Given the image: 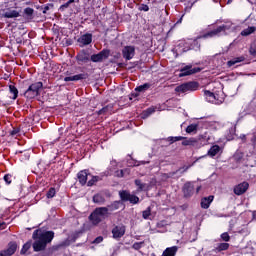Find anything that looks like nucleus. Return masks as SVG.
Listing matches in <instances>:
<instances>
[{
    "instance_id": "1",
    "label": "nucleus",
    "mask_w": 256,
    "mask_h": 256,
    "mask_svg": "<svg viewBox=\"0 0 256 256\" xmlns=\"http://www.w3.org/2000/svg\"><path fill=\"white\" fill-rule=\"evenodd\" d=\"M55 237L54 231L36 230L33 232L32 238L34 251H43L48 243H51Z\"/></svg>"
},
{
    "instance_id": "2",
    "label": "nucleus",
    "mask_w": 256,
    "mask_h": 256,
    "mask_svg": "<svg viewBox=\"0 0 256 256\" xmlns=\"http://www.w3.org/2000/svg\"><path fill=\"white\" fill-rule=\"evenodd\" d=\"M231 31H235V26H233L232 22H227L217 29L204 34L202 37L204 39H208L209 37H220V35H227V32L231 33Z\"/></svg>"
},
{
    "instance_id": "3",
    "label": "nucleus",
    "mask_w": 256,
    "mask_h": 256,
    "mask_svg": "<svg viewBox=\"0 0 256 256\" xmlns=\"http://www.w3.org/2000/svg\"><path fill=\"white\" fill-rule=\"evenodd\" d=\"M43 89V82H35L30 85L29 88L25 91L24 97L27 99H35L39 95V91Z\"/></svg>"
},
{
    "instance_id": "4",
    "label": "nucleus",
    "mask_w": 256,
    "mask_h": 256,
    "mask_svg": "<svg viewBox=\"0 0 256 256\" xmlns=\"http://www.w3.org/2000/svg\"><path fill=\"white\" fill-rule=\"evenodd\" d=\"M199 89V83L187 82L175 88L177 93H187L188 91H197Z\"/></svg>"
},
{
    "instance_id": "5",
    "label": "nucleus",
    "mask_w": 256,
    "mask_h": 256,
    "mask_svg": "<svg viewBox=\"0 0 256 256\" xmlns=\"http://www.w3.org/2000/svg\"><path fill=\"white\" fill-rule=\"evenodd\" d=\"M119 195L122 201H129L130 203H133V205L139 203V197L129 193L127 190L120 191Z\"/></svg>"
},
{
    "instance_id": "6",
    "label": "nucleus",
    "mask_w": 256,
    "mask_h": 256,
    "mask_svg": "<svg viewBox=\"0 0 256 256\" xmlns=\"http://www.w3.org/2000/svg\"><path fill=\"white\" fill-rule=\"evenodd\" d=\"M200 141L201 145H207V141H209V138H207V136H199L198 140L195 138H190V139H186L182 142V145H192L193 147H195V145H197V142Z\"/></svg>"
},
{
    "instance_id": "7",
    "label": "nucleus",
    "mask_w": 256,
    "mask_h": 256,
    "mask_svg": "<svg viewBox=\"0 0 256 256\" xmlns=\"http://www.w3.org/2000/svg\"><path fill=\"white\" fill-rule=\"evenodd\" d=\"M109 57V50H102L98 54H93L91 56V61L93 63H100L101 61L107 59Z\"/></svg>"
},
{
    "instance_id": "8",
    "label": "nucleus",
    "mask_w": 256,
    "mask_h": 256,
    "mask_svg": "<svg viewBox=\"0 0 256 256\" xmlns=\"http://www.w3.org/2000/svg\"><path fill=\"white\" fill-rule=\"evenodd\" d=\"M201 68H193L192 66H185L180 70L179 77H187L188 75H193L199 73Z\"/></svg>"
},
{
    "instance_id": "9",
    "label": "nucleus",
    "mask_w": 256,
    "mask_h": 256,
    "mask_svg": "<svg viewBox=\"0 0 256 256\" xmlns=\"http://www.w3.org/2000/svg\"><path fill=\"white\" fill-rule=\"evenodd\" d=\"M122 55L126 61H131L133 57H135V47L133 46H126L122 50Z\"/></svg>"
},
{
    "instance_id": "10",
    "label": "nucleus",
    "mask_w": 256,
    "mask_h": 256,
    "mask_svg": "<svg viewBox=\"0 0 256 256\" xmlns=\"http://www.w3.org/2000/svg\"><path fill=\"white\" fill-rule=\"evenodd\" d=\"M93 41V35L84 34L78 38V43H80L81 47H85V45H91Z\"/></svg>"
},
{
    "instance_id": "11",
    "label": "nucleus",
    "mask_w": 256,
    "mask_h": 256,
    "mask_svg": "<svg viewBox=\"0 0 256 256\" xmlns=\"http://www.w3.org/2000/svg\"><path fill=\"white\" fill-rule=\"evenodd\" d=\"M247 189H249V183L242 182V183L238 184L237 186H235L234 193H235V195H243V193H245L247 191Z\"/></svg>"
},
{
    "instance_id": "12",
    "label": "nucleus",
    "mask_w": 256,
    "mask_h": 256,
    "mask_svg": "<svg viewBox=\"0 0 256 256\" xmlns=\"http://www.w3.org/2000/svg\"><path fill=\"white\" fill-rule=\"evenodd\" d=\"M114 239H121L125 235V226H116L112 229Z\"/></svg>"
},
{
    "instance_id": "13",
    "label": "nucleus",
    "mask_w": 256,
    "mask_h": 256,
    "mask_svg": "<svg viewBox=\"0 0 256 256\" xmlns=\"http://www.w3.org/2000/svg\"><path fill=\"white\" fill-rule=\"evenodd\" d=\"M78 181L81 185H85L87 183V179L91 177V174L87 170H82L77 175Z\"/></svg>"
},
{
    "instance_id": "14",
    "label": "nucleus",
    "mask_w": 256,
    "mask_h": 256,
    "mask_svg": "<svg viewBox=\"0 0 256 256\" xmlns=\"http://www.w3.org/2000/svg\"><path fill=\"white\" fill-rule=\"evenodd\" d=\"M194 191H195V186L193 185V182H188L183 187L184 197H191Z\"/></svg>"
},
{
    "instance_id": "15",
    "label": "nucleus",
    "mask_w": 256,
    "mask_h": 256,
    "mask_svg": "<svg viewBox=\"0 0 256 256\" xmlns=\"http://www.w3.org/2000/svg\"><path fill=\"white\" fill-rule=\"evenodd\" d=\"M17 251V244L15 242H11L7 250H4L0 253V256H11L14 255Z\"/></svg>"
},
{
    "instance_id": "16",
    "label": "nucleus",
    "mask_w": 256,
    "mask_h": 256,
    "mask_svg": "<svg viewBox=\"0 0 256 256\" xmlns=\"http://www.w3.org/2000/svg\"><path fill=\"white\" fill-rule=\"evenodd\" d=\"M190 49L189 42L181 41L176 47V52L181 55V53H187Z\"/></svg>"
},
{
    "instance_id": "17",
    "label": "nucleus",
    "mask_w": 256,
    "mask_h": 256,
    "mask_svg": "<svg viewBox=\"0 0 256 256\" xmlns=\"http://www.w3.org/2000/svg\"><path fill=\"white\" fill-rule=\"evenodd\" d=\"M83 79H87V74H77L74 76H67L64 78V81L67 83L69 81H83Z\"/></svg>"
},
{
    "instance_id": "18",
    "label": "nucleus",
    "mask_w": 256,
    "mask_h": 256,
    "mask_svg": "<svg viewBox=\"0 0 256 256\" xmlns=\"http://www.w3.org/2000/svg\"><path fill=\"white\" fill-rule=\"evenodd\" d=\"M98 216L102 219H106V217H109V208L107 207H100L95 209Z\"/></svg>"
},
{
    "instance_id": "19",
    "label": "nucleus",
    "mask_w": 256,
    "mask_h": 256,
    "mask_svg": "<svg viewBox=\"0 0 256 256\" xmlns=\"http://www.w3.org/2000/svg\"><path fill=\"white\" fill-rule=\"evenodd\" d=\"M204 97L208 103H217V97L209 90L204 91Z\"/></svg>"
},
{
    "instance_id": "20",
    "label": "nucleus",
    "mask_w": 256,
    "mask_h": 256,
    "mask_svg": "<svg viewBox=\"0 0 256 256\" xmlns=\"http://www.w3.org/2000/svg\"><path fill=\"white\" fill-rule=\"evenodd\" d=\"M89 220L91 221L92 225H99V223H101V221H103L99 214L96 212V210H94L91 215L89 216Z\"/></svg>"
},
{
    "instance_id": "21",
    "label": "nucleus",
    "mask_w": 256,
    "mask_h": 256,
    "mask_svg": "<svg viewBox=\"0 0 256 256\" xmlns=\"http://www.w3.org/2000/svg\"><path fill=\"white\" fill-rule=\"evenodd\" d=\"M177 251H179V247L172 246V247L166 248L162 253V256H175L177 255Z\"/></svg>"
},
{
    "instance_id": "22",
    "label": "nucleus",
    "mask_w": 256,
    "mask_h": 256,
    "mask_svg": "<svg viewBox=\"0 0 256 256\" xmlns=\"http://www.w3.org/2000/svg\"><path fill=\"white\" fill-rule=\"evenodd\" d=\"M77 61H80L81 63H87L89 61V54L82 50L79 52L76 56Z\"/></svg>"
},
{
    "instance_id": "23",
    "label": "nucleus",
    "mask_w": 256,
    "mask_h": 256,
    "mask_svg": "<svg viewBox=\"0 0 256 256\" xmlns=\"http://www.w3.org/2000/svg\"><path fill=\"white\" fill-rule=\"evenodd\" d=\"M3 17L6 19H15L19 17V12L17 10H7L4 14Z\"/></svg>"
},
{
    "instance_id": "24",
    "label": "nucleus",
    "mask_w": 256,
    "mask_h": 256,
    "mask_svg": "<svg viewBox=\"0 0 256 256\" xmlns=\"http://www.w3.org/2000/svg\"><path fill=\"white\" fill-rule=\"evenodd\" d=\"M213 196H209L208 198H203L201 201V207L202 209H209V205L213 203Z\"/></svg>"
},
{
    "instance_id": "25",
    "label": "nucleus",
    "mask_w": 256,
    "mask_h": 256,
    "mask_svg": "<svg viewBox=\"0 0 256 256\" xmlns=\"http://www.w3.org/2000/svg\"><path fill=\"white\" fill-rule=\"evenodd\" d=\"M256 31L255 26H249L248 28L241 31L242 37H249V35H253V33Z\"/></svg>"
},
{
    "instance_id": "26",
    "label": "nucleus",
    "mask_w": 256,
    "mask_h": 256,
    "mask_svg": "<svg viewBox=\"0 0 256 256\" xmlns=\"http://www.w3.org/2000/svg\"><path fill=\"white\" fill-rule=\"evenodd\" d=\"M242 61H245V57L240 56V57L234 58L232 60H229L227 62V65H228V67H233V65H237V63H241Z\"/></svg>"
},
{
    "instance_id": "27",
    "label": "nucleus",
    "mask_w": 256,
    "mask_h": 256,
    "mask_svg": "<svg viewBox=\"0 0 256 256\" xmlns=\"http://www.w3.org/2000/svg\"><path fill=\"white\" fill-rule=\"evenodd\" d=\"M219 151H221V147H219V145H214L212 146L209 151H208V155L210 157H215V155H217V153H219Z\"/></svg>"
},
{
    "instance_id": "28",
    "label": "nucleus",
    "mask_w": 256,
    "mask_h": 256,
    "mask_svg": "<svg viewBox=\"0 0 256 256\" xmlns=\"http://www.w3.org/2000/svg\"><path fill=\"white\" fill-rule=\"evenodd\" d=\"M150 87L151 84L145 83L143 85L136 87L135 91H138V93H145V91H147Z\"/></svg>"
},
{
    "instance_id": "29",
    "label": "nucleus",
    "mask_w": 256,
    "mask_h": 256,
    "mask_svg": "<svg viewBox=\"0 0 256 256\" xmlns=\"http://www.w3.org/2000/svg\"><path fill=\"white\" fill-rule=\"evenodd\" d=\"M9 91L11 93V98L12 99H17L18 95H19V90H17V87H15L14 85H10L9 86Z\"/></svg>"
},
{
    "instance_id": "30",
    "label": "nucleus",
    "mask_w": 256,
    "mask_h": 256,
    "mask_svg": "<svg viewBox=\"0 0 256 256\" xmlns=\"http://www.w3.org/2000/svg\"><path fill=\"white\" fill-rule=\"evenodd\" d=\"M135 185L138 187V191H147L148 185L145 183H142L141 180H135Z\"/></svg>"
},
{
    "instance_id": "31",
    "label": "nucleus",
    "mask_w": 256,
    "mask_h": 256,
    "mask_svg": "<svg viewBox=\"0 0 256 256\" xmlns=\"http://www.w3.org/2000/svg\"><path fill=\"white\" fill-rule=\"evenodd\" d=\"M155 112V108H148L142 113V119H147V117H150V115H153Z\"/></svg>"
},
{
    "instance_id": "32",
    "label": "nucleus",
    "mask_w": 256,
    "mask_h": 256,
    "mask_svg": "<svg viewBox=\"0 0 256 256\" xmlns=\"http://www.w3.org/2000/svg\"><path fill=\"white\" fill-rule=\"evenodd\" d=\"M199 125L197 124H190L187 128H186V133H197V129H198Z\"/></svg>"
},
{
    "instance_id": "33",
    "label": "nucleus",
    "mask_w": 256,
    "mask_h": 256,
    "mask_svg": "<svg viewBox=\"0 0 256 256\" xmlns=\"http://www.w3.org/2000/svg\"><path fill=\"white\" fill-rule=\"evenodd\" d=\"M142 217L143 219H152L153 214H151V207H148L142 212Z\"/></svg>"
},
{
    "instance_id": "34",
    "label": "nucleus",
    "mask_w": 256,
    "mask_h": 256,
    "mask_svg": "<svg viewBox=\"0 0 256 256\" xmlns=\"http://www.w3.org/2000/svg\"><path fill=\"white\" fill-rule=\"evenodd\" d=\"M183 139H185V137H182V136H170L167 138V141H169L170 145L173 144V143H176V141H183Z\"/></svg>"
},
{
    "instance_id": "35",
    "label": "nucleus",
    "mask_w": 256,
    "mask_h": 256,
    "mask_svg": "<svg viewBox=\"0 0 256 256\" xmlns=\"http://www.w3.org/2000/svg\"><path fill=\"white\" fill-rule=\"evenodd\" d=\"M187 169H189V167H183L180 168L179 170H177L176 172H170L169 174H165V177L169 178V177H173L176 173H185V171H187Z\"/></svg>"
},
{
    "instance_id": "36",
    "label": "nucleus",
    "mask_w": 256,
    "mask_h": 256,
    "mask_svg": "<svg viewBox=\"0 0 256 256\" xmlns=\"http://www.w3.org/2000/svg\"><path fill=\"white\" fill-rule=\"evenodd\" d=\"M227 249H229V243H220L216 248V251L218 252L227 251Z\"/></svg>"
},
{
    "instance_id": "37",
    "label": "nucleus",
    "mask_w": 256,
    "mask_h": 256,
    "mask_svg": "<svg viewBox=\"0 0 256 256\" xmlns=\"http://www.w3.org/2000/svg\"><path fill=\"white\" fill-rule=\"evenodd\" d=\"M93 201L94 203H105V198H103V196H101L100 194H96L93 197Z\"/></svg>"
},
{
    "instance_id": "38",
    "label": "nucleus",
    "mask_w": 256,
    "mask_h": 256,
    "mask_svg": "<svg viewBox=\"0 0 256 256\" xmlns=\"http://www.w3.org/2000/svg\"><path fill=\"white\" fill-rule=\"evenodd\" d=\"M119 205H121V203L116 201L106 208L109 209V211H117V209H119Z\"/></svg>"
},
{
    "instance_id": "39",
    "label": "nucleus",
    "mask_w": 256,
    "mask_h": 256,
    "mask_svg": "<svg viewBox=\"0 0 256 256\" xmlns=\"http://www.w3.org/2000/svg\"><path fill=\"white\" fill-rule=\"evenodd\" d=\"M116 177H125V175H129V170H118L115 172Z\"/></svg>"
},
{
    "instance_id": "40",
    "label": "nucleus",
    "mask_w": 256,
    "mask_h": 256,
    "mask_svg": "<svg viewBox=\"0 0 256 256\" xmlns=\"http://www.w3.org/2000/svg\"><path fill=\"white\" fill-rule=\"evenodd\" d=\"M91 179L88 181V187H92V185H95V183H97V181H99V177L98 176H89Z\"/></svg>"
},
{
    "instance_id": "41",
    "label": "nucleus",
    "mask_w": 256,
    "mask_h": 256,
    "mask_svg": "<svg viewBox=\"0 0 256 256\" xmlns=\"http://www.w3.org/2000/svg\"><path fill=\"white\" fill-rule=\"evenodd\" d=\"M30 249H31V242H26L21 249V254L25 255V253H27V251Z\"/></svg>"
},
{
    "instance_id": "42",
    "label": "nucleus",
    "mask_w": 256,
    "mask_h": 256,
    "mask_svg": "<svg viewBox=\"0 0 256 256\" xmlns=\"http://www.w3.org/2000/svg\"><path fill=\"white\" fill-rule=\"evenodd\" d=\"M10 135L12 137H17L19 135H21V129L19 128H14L11 132H10Z\"/></svg>"
},
{
    "instance_id": "43",
    "label": "nucleus",
    "mask_w": 256,
    "mask_h": 256,
    "mask_svg": "<svg viewBox=\"0 0 256 256\" xmlns=\"http://www.w3.org/2000/svg\"><path fill=\"white\" fill-rule=\"evenodd\" d=\"M4 181L7 183V185H11V182L13 181V176L11 174H6L4 176Z\"/></svg>"
},
{
    "instance_id": "44",
    "label": "nucleus",
    "mask_w": 256,
    "mask_h": 256,
    "mask_svg": "<svg viewBox=\"0 0 256 256\" xmlns=\"http://www.w3.org/2000/svg\"><path fill=\"white\" fill-rule=\"evenodd\" d=\"M144 245V242H136L132 245V248L135 249V251H139Z\"/></svg>"
},
{
    "instance_id": "45",
    "label": "nucleus",
    "mask_w": 256,
    "mask_h": 256,
    "mask_svg": "<svg viewBox=\"0 0 256 256\" xmlns=\"http://www.w3.org/2000/svg\"><path fill=\"white\" fill-rule=\"evenodd\" d=\"M55 188H50L49 191L47 192V197L48 199H53L55 197Z\"/></svg>"
},
{
    "instance_id": "46",
    "label": "nucleus",
    "mask_w": 256,
    "mask_h": 256,
    "mask_svg": "<svg viewBox=\"0 0 256 256\" xmlns=\"http://www.w3.org/2000/svg\"><path fill=\"white\" fill-rule=\"evenodd\" d=\"M221 239L223 240V241H229V239H231V237L229 236V233H227V232H224V233H222L221 234Z\"/></svg>"
},
{
    "instance_id": "47",
    "label": "nucleus",
    "mask_w": 256,
    "mask_h": 256,
    "mask_svg": "<svg viewBox=\"0 0 256 256\" xmlns=\"http://www.w3.org/2000/svg\"><path fill=\"white\" fill-rule=\"evenodd\" d=\"M231 136H227L228 141H231V139H235V128L230 129Z\"/></svg>"
},
{
    "instance_id": "48",
    "label": "nucleus",
    "mask_w": 256,
    "mask_h": 256,
    "mask_svg": "<svg viewBox=\"0 0 256 256\" xmlns=\"http://www.w3.org/2000/svg\"><path fill=\"white\" fill-rule=\"evenodd\" d=\"M69 5H71L69 2H66V3L62 4L59 7V11H65V9H68Z\"/></svg>"
},
{
    "instance_id": "49",
    "label": "nucleus",
    "mask_w": 256,
    "mask_h": 256,
    "mask_svg": "<svg viewBox=\"0 0 256 256\" xmlns=\"http://www.w3.org/2000/svg\"><path fill=\"white\" fill-rule=\"evenodd\" d=\"M93 243H95L96 245H99V243H103V236H98L97 238H95Z\"/></svg>"
},
{
    "instance_id": "50",
    "label": "nucleus",
    "mask_w": 256,
    "mask_h": 256,
    "mask_svg": "<svg viewBox=\"0 0 256 256\" xmlns=\"http://www.w3.org/2000/svg\"><path fill=\"white\" fill-rule=\"evenodd\" d=\"M139 10L140 11H149V6L147 4H142L140 7H139Z\"/></svg>"
},
{
    "instance_id": "51",
    "label": "nucleus",
    "mask_w": 256,
    "mask_h": 256,
    "mask_svg": "<svg viewBox=\"0 0 256 256\" xmlns=\"http://www.w3.org/2000/svg\"><path fill=\"white\" fill-rule=\"evenodd\" d=\"M24 13H25L26 15H33V9H32V8H26V9L24 10Z\"/></svg>"
},
{
    "instance_id": "52",
    "label": "nucleus",
    "mask_w": 256,
    "mask_h": 256,
    "mask_svg": "<svg viewBox=\"0 0 256 256\" xmlns=\"http://www.w3.org/2000/svg\"><path fill=\"white\" fill-rule=\"evenodd\" d=\"M109 110V107H104L101 110H99V115H103V113H107V111Z\"/></svg>"
},
{
    "instance_id": "53",
    "label": "nucleus",
    "mask_w": 256,
    "mask_h": 256,
    "mask_svg": "<svg viewBox=\"0 0 256 256\" xmlns=\"http://www.w3.org/2000/svg\"><path fill=\"white\" fill-rule=\"evenodd\" d=\"M251 143L253 145V147H256V134H254L251 138Z\"/></svg>"
},
{
    "instance_id": "54",
    "label": "nucleus",
    "mask_w": 256,
    "mask_h": 256,
    "mask_svg": "<svg viewBox=\"0 0 256 256\" xmlns=\"http://www.w3.org/2000/svg\"><path fill=\"white\" fill-rule=\"evenodd\" d=\"M47 11H49V6H46L43 10V13H47Z\"/></svg>"
},
{
    "instance_id": "55",
    "label": "nucleus",
    "mask_w": 256,
    "mask_h": 256,
    "mask_svg": "<svg viewBox=\"0 0 256 256\" xmlns=\"http://www.w3.org/2000/svg\"><path fill=\"white\" fill-rule=\"evenodd\" d=\"M199 191H201V186H198V187L196 188V192L199 193Z\"/></svg>"
},
{
    "instance_id": "56",
    "label": "nucleus",
    "mask_w": 256,
    "mask_h": 256,
    "mask_svg": "<svg viewBox=\"0 0 256 256\" xmlns=\"http://www.w3.org/2000/svg\"><path fill=\"white\" fill-rule=\"evenodd\" d=\"M68 3L71 5V3H75V0H69Z\"/></svg>"
},
{
    "instance_id": "57",
    "label": "nucleus",
    "mask_w": 256,
    "mask_h": 256,
    "mask_svg": "<svg viewBox=\"0 0 256 256\" xmlns=\"http://www.w3.org/2000/svg\"><path fill=\"white\" fill-rule=\"evenodd\" d=\"M240 139L244 140L245 139V134L241 135Z\"/></svg>"
},
{
    "instance_id": "58",
    "label": "nucleus",
    "mask_w": 256,
    "mask_h": 256,
    "mask_svg": "<svg viewBox=\"0 0 256 256\" xmlns=\"http://www.w3.org/2000/svg\"><path fill=\"white\" fill-rule=\"evenodd\" d=\"M3 225H5V224H0V231H1L2 229H5V228L3 227Z\"/></svg>"
},
{
    "instance_id": "59",
    "label": "nucleus",
    "mask_w": 256,
    "mask_h": 256,
    "mask_svg": "<svg viewBox=\"0 0 256 256\" xmlns=\"http://www.w3.org/2000/svg\"><path fill=\"white\" fill-rule=\"evenodd\" d=\"M181 21H183V17H182V18H180V20H179L177 23H181Z\"/></svg>"
},
{
    "instance_id": "60",
    "label": "nucleus",
    "mask_w": 256,
    "mask_h": 256,
    "mask_svg": "<svg viewBox=\"0 0 256 256\" xmlns=\"http://www.w3.org/2000/svg\"><path fill=\"white\" fill-rule=\"evenodd\" d=\"M192 43H193L194 45H197V41H195V40H194V41H192Z\"/></svg>"
}]
</instances>
